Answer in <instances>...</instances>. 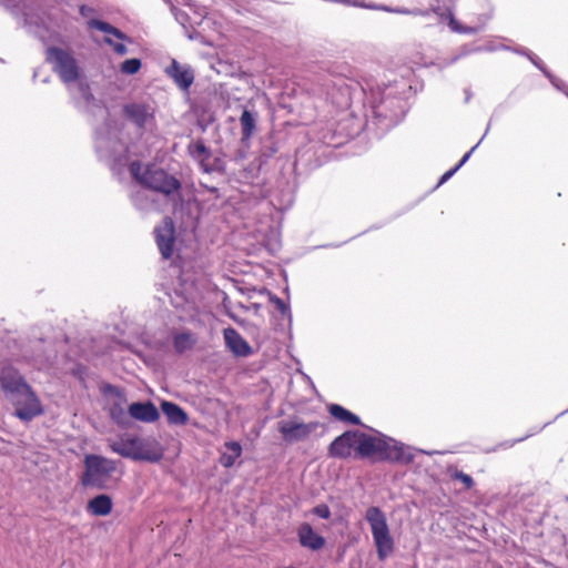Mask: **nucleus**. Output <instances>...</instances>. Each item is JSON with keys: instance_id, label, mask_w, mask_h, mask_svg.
<instances>
[{"instance_id": "f257e3e1", "label": "nucleus", "mask_w": 568, "mask_h": 568, "mask_svg": "<svg viewBox=\"0 0 568 568\" xmlns=\"http://www.w3.org/2000/svg\"><path fill=\"white\" fill-rule=\"evenodd\" d=\"M412 87L404 80L361 79L353 75L348 65L337 64L317 77L313 92L339 109L354 105L371 110L372 116L386 121L385 126L396 125L407 112V93Z\"/></svg>"}, {"instance_id": "f03ea898", "label": "nucleus", "mask_w": 568, "mask_h": 568, "mask_svg": "<svg viewBox=\"0 0 568 568\" xmlns=\"http://www.w3.org/2000/svg\"><path fill=\"white\" fill-rule=\"evenodd\" d=\"M377 436L361 435L356 454L361 458L377 456L378 460L408 465L414 460V448L377 430Z\"/></svg>"}, {"instance_id": "7ed1b4c3", "label": "nucleus", "mask_w": 568, "mask_h": 568, "mask_svg": "<svg viewBox=\"0 0 568 568\" xmlns=\"http://www.w3.org/2000/svg\"><path fill=\"white\" fill-rule=\"evenodd\" d=\"M98 112L104 121L101 126L95 129V152L101 161L111 165L120 161L126 148L120 139L119 123L110 116L109 110L104 106H99Z\"/></svg>"}, {"instance_id": "20e7f679", "label": "nucleus", "mask_w": 568, "mask_h": 568, "mask_svg": "<svg viewBox=\"0 0 568 568\" xmlns=\"http://www.w3.org/2000/svg\"><path fill=\"white\" fill-rule=\"evenodd\" d=\"M156 104L154 101L132 100L122 105L121 114L128 125H130L138 136L152 135L158 130Z\"/></svg>"}, {"instance_id": "39448f33", "label": "nucleus", "mask_w": 568, "mask_h": 568, "mask_svg": "<svg viewBox=\"0 0 568 568\" xmlns=\"http://www.w3.org/2000/svg\"><path fill=\"white\" fill-rule=\"evenodd\" d=\"M84 471L81 477V484L84 487L103 490L109 488L112 475L116 470L114 460L101 455H85Z\"/></svg>"}, {"instance_id": "423d86ee", "label": "nucleus", "mask_w": 568, "mask_h": 568, "mask_svg": "<svg viewBox=\"0 0 568 568\" xmlns=\"http://www.w3.org/2000/svg\"><path fill=\"white\" fill-rule=\"evenodd\" d=\"M143 187L163 194L172 201L174 211L182 204L181 181L161 168L146 166V175L143 179Z\"/></svg>"}, {"instance_id": "0eeeda50", "label": "nucleus", "mask_w": 568, "mask_h": 568, "mask_svg": "<svg viewBox=\"0 0 568 568\" xmlns=\"http://www.w3.org/2000/svg\"><path fill=\"white\" fill-rule=\"evenodd\" d=\"M365 519L371 526L377 557L385 560L394 550L386 516L379 507L372 506L366 510Z\"/></svg>"}, {"instance_id": "6e6552de", "label": "nucleus", "mask_w": 568, "mask_h": 568, "mask_svg": "<svg viewBox=\"0 0 568 568\" xmlns=\"http://www.w3.org/2000/svg\"><path fill=\"white\" fill-rule=\"evenodd\" d=\"M45 60L64 84L69 85L80 79L81 70L71 50L54 45L48 47Z\"/></svg>"}, {"instance_id": "1a4fd4ad", "label": "nucleus", "mask_w": 568, "mask_h": 568, "mask_svg": "<svg viewBox=\"0 0 568 568\" xmlns=\"http://www.w3.org/2000/svg\"><path fill=\"white\" fill-rule=\"evenodd\" d=\"M144 446V440L136 435L124 434L121 435L118 439L109 442V447L111 450L124 458L153 463H156L162 458L161 453L145 450Z\"/></svg>"}, {"instance_id": "9d476101", "label": "nucleus", "mask_w": 568, "mask_h": 568, "mask_svg": "<svg viewBox=\"0 0 568 568\" xmlns=\"http://www.w3.org/2000/svg\"><path fill=\"white\" fill-rule=\"evenodd\" d=\"M8 400L14 407V416L24 423H29L43 414L41 400L31 386L8 398Z\"/></svg>"}, {"instance_id": "9b49d317", "label": "nucleus", "mask_w": 568, "mask_h": 568, "mask_svg": "<svg viewBox=\"0 0 568 568\" xmlns=\"http://www.w3.org/2000/svg\"><path fill=\"white\" fill-rule=\"evenodd\" d=\"M318 427V422L303 423L297 419L281 420L277 424L283 440L288 444L306 440Z\"/></svg>"}, {"instance_id": "f8f14e48", "label": "nucleus", "mask_w": 568, "mask_h": 568, "mask_svg": "<svg viewBox=\"0 0 568 568\" xmlns=\"http://www.w3.org/2000/svg\"><path fill=\"white\" fill-rule=\"evenodd\" d=\"M189 154L196 160L204 172H214L222 169L223 162L213 158L212 151L205 146L203 140L192 141L187 145Z\"/></svg>"}, {"instance_id": "ddd939ff", "label": "nucleus", "mask_w": 568, "mask_h": 568, "mask_svg": "<svg viewBox=\"0 0 568 568\" xmlns=\"http://www.w3.org/2000/svg\"><path fill=\"white\" fill-rule=\"evenodd\" d=\"M362 434L363 433L358 430L344 432L329 444L328 455L333 458H348L352 454V448L354 445L361 442Z\"/></svg>"}, {"instance_id": "4468645a", "label": "nucleus", "mask_w": 568, "mask_h": 568, "mask_svg": "<svg viewBox=\"0 0 568 568\" xmlns=\"http://www.w3.org/2000/svg\"><path fill=\"white\" fill-rule=\"evenodd\" d=\"M156 245L164 260H168L173 254L175 243V231L173 221L165 217L161 225L154 230Z\"/></svg>"}, {"instance_id": "2eb2a0df", "label": "nucleus", "mask_w": 568, "mask_h": 568, "mask_svg": "<svg viewBox=\"0 0 568 568\" xmlns=\"http://www.w3.org/2000/svg\"><path fill=\"white\" fill-rule=\"evenodd\" d=\"M0 385L7 399L30 386L21 373L12 366H4L1 369Z\"/></svg>"}, {"instance_id": "dca6fc26", "label": "nucleus", "mask_w": 568, "mask_h": 568, "mask_svg": "<svg viewBox=\"0 0 568 568\" xmlns=\"http://www.w3.org/2000/svg\"><path fill=\"white\" fill-rule=\"evenodd\" d=\"M166 73L173 79L181 90H189L194 81V72L191 67L181 64L176 60L166 68Z\"/></svg>"}, {"instance_id": "f3484780", "label": "nucleus", "mask_w": 568, "mask_h": 568, "mask_svg": "<svg viewBox=\"0 0 568 568\" xmlns=\"http://www.w3.org/2000/svg\"><path fill=\"white\" fill-rule=\"evenodd\" d=\"M131 418L143 423H154L160 418L156 406L151 402H134L129 406Z\"/></svg>"}, {"instance_id": "a211bd4d", "label": "nucleus", "mask_w": 568, "mask_h": 568, "mask_svg": "<svg viewBox=\"0 0 568 568\" xmlns=\"http://www.w3.org/2000/svg\"><path fill=\"white\" fill-rule=\"evenodd\" d=\"M224 339L226 346L236 356H247L251 354L252 348L248 343L241 336V334L232 327L224 329Z\"/></svg>"}, {"instance_id": "6ab92c4d", "label": "nucleus", "mask_w": 568, "mask_h": 568, "mask_svg": "<svg viewBox=\"0 0 568 568\" xmlns=\"http://www.w3.org/2000/svg\"><path fill=\"white\" fill-rule=\"evenodd\" d=\"M300 544L311 550H320L325 545V538L316 534L310 524H302L297 530Z\"/></svg>"}, {"instance_id": "aec40b11", "label": "nucleus", "mask_w": 568, "mask_h": 568, "mask_svg": "<svg viewBox=\"0 0 568 568\" xmlns=\"http://www.w3.org/2000/svg\"><path fill=\"white\" fill-rule=\"evenodd\" d=\"M161 410L165 415L168 423L171 425L183 426L189 422L186 412L173 402L162 400Z\"/></svg>"}, {"instance_id": "412c9836", "label": "nucleus", "mask_w": 568, "mask_h": 568, "mask_svg": "<svg viewBox=\"0 0 568 568\" xmlns=\"http://www.w3.org/2000/svg\"><path fill=\"white\" fill-rule=\"evenodd\" d=\"M447 11V16L449 18V21H448V26L450 28L452 31L456 32V33H464V34H476L478 32H480L488 19H489V16H483L479 18V24L477 26H464L455 17H454V13H453V9L450 7H448L446 9Z\"/></svg>"}, {"instance_id": "4be33fe9", "label": "nucleus", "mask_w": 568, "mask_h": 568, "mask_svg": "<svg viewBox=\"0 0 568 568\" xmlns=\"http://www.w3.org/2000/svg\"><path fill=\"white\" fill-rule=\"evenodd\" d=\"M113 501L109 495L100 494L87 504V510L93 516H108L112 511Z\"/></svg>"}, {"instance_id": "5701e85b", "label": "nucleus", "mask_w": 568, "mask_h": 568, "mask_svg": "<svg viewBox=\"0 0 568 568\" xmlns=\"http://www.w3.org/2000/svg\"><path fill=\"white\" fill-rule=\"evenodd\" d=\"M197 342L195 334L190 331L183 332H173L172 333V344L173 348L178 354H183L187 351H191Z\"/></svg>"}, {"instance_id": "b1692460", "label": "nucleus", "mask_w": 568, "mask_h": 568, "mask_svg": "<svg viewBox=\"0 0 568 568\" xmlns=\"http://www.w3.org/2000/svg\"><path fill=\"white\" fill-rule=\"evenodd\" d=\"M256 112L247 109L243 110L240 118V123L242 128V141L248 140L253 135V132L256 126Z\"/></svg>"}, {"instance_id": "393cba45", "label": "nucleus", "mask_w": 568, "mask_h": 568, "mask_svg": "<svg viewBox=\"0 0 568 568\" xmlns=\"http://www.w3.org/2000/svg\"><path fill=\"white\" fill-rule=\"evenodd\" d=\"M328 412L337 420L351 425H362L361 419L357 415H355L354 413L349 412L348 409L344 408L338 404L329 405Z\"/></svg>"}, {"instance_id": "a878e982", "label": "nucleus", "mask_w": 568, "mask_h": 568, "mask_svg": "<svg viewBox=\"0 0 568 568\" xmlns=\"http://www.w3.org/2000/svg\"><path fill=\"white\" fill-rule=\"evenodd\" d=\"M225 448L229 452L222 454L220 460L224 467L230 468L235 464L236 459L241 456L242 446L239 442H226Z\"/></svg>"}, {"instance_id": "bb28decb", "label": "nucleus", "mask_w": 568, "mask_h": 568, "mask_svg": "<svg viewBox=\"0 0 568 568\" xmlns=\"http://www.w3.org/2000/svg\"><path fill=\"white\" fill-rule=\"evenodd\" d=\"M131 202L140 211H149L153 209L154 201L150 199L145 189H140L131 193Z\"/></svg>"}, {"instance_id": "cd10ccee", "label": "nucleus", "mask_w": 568, "mask_h": 568, "mask_svg": "<svg viewBox=\"0 0 568 568\" xmlns=\"http://www.w3.org/2000/svg\"><path fill=\"white\" fill-rule=\"evenodd\" d=\"M110 417L116 425H119L122 428H126L131 424V416L129 414V410L125 412L122 404L120 403H114L110 407Z\"/></svg>"}, {"instance_id": "c85d7f7f", "label": "nucleus", "mask_w": 568, "mask_h": 568, "mask_svg": "<svg viewBox=\"0 0 568 568\" xmlns=\"http://www.w3.org/2000/svg\"><path fill=\"white\" fill-rule=\"evenodd\" d=\"M53 358V351L45 349L32 355L29 361H31L38 369H45L51 366Z\"/></svg>"}, {"instance_id": "c756f323", "label": "nucleus", "mask_w": 568, "mask_h": 568, "mask_svg": "<svg viewBox=\"0 0 568 568\" xmlns=\"http://www.w3.org/2000/svg\"><path fill=\"white\" fill-rule=\"evenodd\" d=\"M448 473L453 480L463 483L465 489H471L475 486V481L470 475L458 470L457 468L449 469Z\"/></svg>"}, {"instance_id": "7c9ffc66", "label": "nucleus", "mask_w": 568, "mask_h": 568, "mask_svg": "<svg viewBox=\"0 0 568 568\" xmlns=\"http://www.w3.org/2000/svg\"><path fill=\"white\" fill-rule=\"evenodd\" d=\"M131 176L143 186V179L146 175V169L143 170L140 161H133L129 165Z\"/></svg>"}, {"instance_id": "2f4dec72", "label": "nucleus", "mask_w": 568, "mask_h": 568, "mask_svg": "<svg viewBox=\"0 0 568 568\" xmlns=\"http://www.w3.org/2000/svg\"><path fill=\"white\" fill-rule=\"evenodd\" d=\"M141 68V60L136 58L128 59L121 64V72L125 74H135Z\"/></svg>"}, {"instance_id": "473e14b6", "label": "nucleus", "mask_w": 568, "mask_h": 568, "mask_svg": "<svg viewBox=\"0 0 568 568\" xmlns=\"http://www.w3.org/2000/svg\"><path fill=\"white\" fill-rule=\"evenodd\" d=\"M89 26L93 29L104 32L105 34H111V36L113 33V30L115 29V27H113L109 22L98 20V19L90 20Z\"/></svg>"}, {"instance_id": "72a5a7b5", "label": "nucleus", "mask_w": 568, "mask_h": 568, "mask_svg": "<svg viewBox=\"0 0 568 568\" xmlns=\"http://www.w3.org/2000/svg\"><path fill=\"white\" fill-rule=\"evenodd\" d=\"M430 12H434V13H436L438 16H443V13L440 12V7L438 4V0L436 1V3H432L430 8L426 9V10H422V9H418V8L410 9L409 14H412V16L428 17L430 14Z\"/></svg>"}, {"instance_id": "f704fd0d", "label": "nucleus", "mask_w": 568, "mask_h": 568, "mask_svg": "<svg viewBox=\"0 0 568 568\" xmlns=\"http://www.w3.org/2000/svg\"><path fill=\"white\" fill-rule=\"evenodd\" d=\"M271 302L276 306V308L281 312L283 316L291 317V310L290 306L278 296L273 295L271 297Z\"/></svg>"}, {"instance_id": "c9c22d12", "label": "nucleus", "mask_w": 568, "mask_h": 568, "mask_svg": "<svg viewBox=\"0 0 568 568\" xmlns=\"http://www.w3.org/2000/svg\"><path fill=\"white\" fill-rule=\"evenodd\" d=\"M489 128L490 126L488 125L486 131H485V133H484V135L478 141V143L476 145H474L467 153H465L464 156L460 159V161L455 165V168H457V170H459L469 160V158L473 154V152L477 149V146L481 143V141L484 140V138L488 133Z\"/></svg>"}, {"instance_id": "e433bc0d", "label": "nucleus", "mask_w": 568, "mask_h": 568, "mask_svg": "<svg viewBox=\"0 0 568 568\" xmlns=\"http://www.w3.org/2000/svg\"><path fill=\"white\" fill-rule=\"evenodd\" d=\"M313 514L322 519H328L331 517V510L327 505L320 504L313 508Z\"/></svg>"}, {"instance_id": "4c0bfd02", "label": "nucleus", "mask_w": 568, "mask_h": 568, "mask_svg": "<svg viewBox=\"0 0 568 568\" xmlns=\"http://www.w3.org/2000/svg\"><path fill=\"white\" fill-rule=\"evenodd\" d=\"M495 50L494 47H464L462 49V52H460V57L463 55H467V54H470V53H475V52H480V51H493Z\"/></svg>"}, {"instance_id": "58836bf2", "label": "nucleus", "mask_w": 568, "mask_h": 568, "mask_svg": "<svg viewBox=\"0 0 568 568\" xmlns=\"http://www.w3.org/2000/svg\"><path fill=\"white\" fill-rule=\"evenodd\" d=\"M529 60L531 61V63L538 68L546 77H550V72L549 70L545 67L544 62L535 54L532 53L530 57H529Z\"/></svg>"}, {"instance_id": "ea45409f", "label": "nucleus", "mask_w": 568, "mask_h": 568, "mask_svg": "<svg viewBox=\"0 0 568 568\" xmlns=\"http://www.w3.org/2000/svg\"><path fill=\"white\" fill-rule=\"evenodd\" d=\"M105 42L113 47V50L119 55H124L128 53V48L123 43H114L110 38H105Z\"/></svg>"}, {"instance_id": "a19ab883", "label": "nucleus", "mask_w": 568, "mask_h": 568, "mask_svg": "<svg viewBox=\"0 0 568 568\" xmlns=\"http://www.w3.org/2000/svg\"><path fill=\"white\" fill-rule=\"evenodd\" d=\"M503 49L505 50H511L513 52L517 53V54H520V55H525L529 59V57L532 54V52L526 48H510V47H507V45H503L501 47Z\"/></svg>"}, {"instance_id": "79ce46f5", "label": "nucleus", "mask_w": 568, "mask_h": 568, "mask_svg": "<svg viewBox=\"0 0 568 568\" xmlns=\"http://www.w3.org/2000/svg\"><path fill=\"white\" fill-rule=\"evenodd\" d=\"M457 171H458V170H457V168H455V166H454L453 169H450V170H448L447 172H445V173L440 176V179H439V181H438V183H437V185H436V186L438 187V186H440L442 184L446 183V182H447V181H448V180H449V179H450V178H452V176H453Z\"/></svg>"}, {"instance_id": "37998d69", "label": "nucleus", "mask_w": 568, "mask_h": 568, "mask_svg": "<svg viewBox=\"0 0 568 568\" xmlns=\"http://www.w3.org/2000/svg\"><path fill=\"white\" fill-rule=\"evenodd\" d=\"M549 79V81L551 82V84L557 88L558 90L560 91H564V88H566V84L562 80L558 79L557 77H555L554 74L550 73V77H547Z\"/></svg>"}, {"instance_id": "c03bdc74", "label": "nucleus", "mask_w": 568, "mask_h": 568, "mask_svg": "<svg viewBox=\"0 0 568 568\" xmlns=\"http://www.w3.org/2000/svg\"><path fill=\"white\" fill-rule=\"evenodd\" d=\"M79 89H80V91H81V93H82V97H83L87 101H89L90 99H93V95H92V93L90 92V89H89V85H88V84H85V83H82V82H81V83L79 84Z\"/></svg>"}, {"instance_id": "a18cd8bd", "label": "nucleus", "mask_w": 568, "mask_h": 568, "mask_svg": "<svg viewBox=\"0 0 568 568\" xmlns=\"http://www.w3.org/2000/svg\"><path fill=\"white\" fill-rule=\"evenodd\" d=\"M112 36L115 37L119 40H124V41H130L131 42L130 38L124 32H122L120 29H118V28H115L113 30Z\"/></svg>"}, {"instance_id": "49530a36", "label": "nucleus", "mask_w": 568, "mask_h": 568, "mask_svg": "<svg viewBox=\"0 0 568 568\" xmlns=\"http://www.w3.org/2000/svg\"><path fill=\"white\" fill-rule=\"evenodd\" d=\"M550 422L546 423L542 427H539V428H536L532 433L526 435L525 437H521V438H518L516 439L513 444L515 443H519V442H523L524 439L528 438L529 436H531L532 434H536V433H539L541 429H544L547 425H549Z\"/></svg>"}, {"instance_id": "de8ad7c7", "label": "nucleus", "mask_w": 568, "mask_h": 568, "mask_svg": "<svg viewBox=\"0 0 568 568\" xmlns=\"http://www.w3.org/2000/svg\"><path fill=\"white\" fill-rule=\"evenodd\" d=\"M385 10H388V11H392V12H396V13H400V14H409V11L410 9H406V8H402V9H388V8H385Z\"/></svg>"}, {"instance_id": "09e8293b", "label": "nucleus", "mask_w": 568, "mask_h": 568, "mask_svg": "<svg viewBox=\"0 0 568 568\" xmlns=\"http://www.w3.org/2000/svg\"><path fill=\"white\" fill-rule=\"evenodd\" d=\"M42 344H43V341H42V339H39V341L37 342L36 347L40 349V348L42 347Z\"/></svg>"}, {"instance_id": "8fccbe9b", "label": "nucleus", "mask_w": 568, "mask_h": 568, "mask_svg": "<svg viewBox=\"0 0 568 568\" xmlns=\"http://www.w3.org/2000/svg\"><path fill=\"white\" fill-rule=\"evenodd\" d=\"M418 452L422 453V454H426V455H433L432 452H427V450H423V449H419Z\"/></svg>"}, {"instance_id": "3c124183", "label": "nucleus", "mask_w": 568, "mask_h": 568, "mask_svg": "<svg viewBox=\"0 0 568 568\" xmlns=\"http://www.w3.org/2000/svg\"><path fill=\"white\" fill-rule=\"evenodd\" d=\"M85 9H87V7H85V6H82V7L80 8V12H81L82 14H84Z\"/></svg>"}, {"instance_id": "603ef678", "label": "nucleus", "mask_w": 568, "mask_h": 568, "mask_svg": "<svg viewBox=\"0 0 568 568\" xmlns=\"http://www.w3.org/2000/svg\"><path fill=\"white\" fill-rule=\"evenodd\" d=\"M567 412H568V408H567L566 410H564V412L559 413V414L557 415V417L562 416V415H564V414H566Z\"/></svg>"}, {"instance_id": "864d4df0", "label": "nucleus", "mask_w": 568, "mask_h": 568, "mask_svg": "<svg viewBox=\"0 0 568 568\" xmlns=\"http://www.w3.org/2000/svg\"><path fill=\"white\" fill-rule=\"evenodd\" d=\"M210 191L215 193V192H217V189L216 187H211Z\"/></svg>"}, {"instance_id": "5fc2aeb1", "label": "nucleus", "mask_w": 568, "mask_h": 568, "mask_svg": "<svg viewBox=\"0 0 568 568\" xmlns=\"http://www.w3.org/2000/svg\"><path fill=\"white\" fill-rule=\"evenodd\" d=\"M452 3H455L457 0H449Z\"/></svg>"}, {"instance_id": "6e6d98bb", "label": "nucleus", "mask_w": 568, "mask_h": 568, "mask_svg": "<svg viewBox=\"0 0 568 568\" xmlns=\"http://www.w3.org/2000/svg\"><path fill=\"white\" fill-rule=\"evenodd\" d=\"M567 95H568V93H567Z\"/></svg>"}]
</instances>
